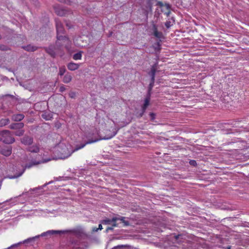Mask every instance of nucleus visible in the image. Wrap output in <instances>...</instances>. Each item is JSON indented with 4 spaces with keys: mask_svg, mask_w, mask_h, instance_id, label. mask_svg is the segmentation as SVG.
Wrapping results in <instances>:
<instances>
[{
    "mask_svg": "<svg viewBox=\"0 0 249 249\" xmlns=\"http://www.w3.org/2000/svg\"><path fill=\"white\" fill-rule=\"evenodd\" d=\"M22 48L25 51L28 52H34L37 49V47L32 45H28L27 46H23Z\"/></svg>",
    "mask_w": 249,
    "mask_h": 249,
    "instance_id": "obj_19",
    "label": "nucleus"
},
{
    "mask_svg": "<svg viewBox=\"0 0 249 249\" xmlns=\"http://www.w3.org/2000/svg\"><path fill=\"white\" fill-rule=\"evenodd\" d=\"M67 67L69 70L73 71L79 68V65L73 62H70L68 64Z\"/></svg>",
    "mask_w": 249,
    "mask_h": 249,
    "instance_id": "obj_14",
    "label": "nucleus"
},
{
    "mask_svg": "<svg viewBox=\"0 0 249 249\" xmlns=\"http://www.w3.org/2000/svg\"><path fill=\"white\" fill-rule=\"evenodd\" d=\"M102 226L101 224L99 225V227L98 228V230H101L102 229Z\"/></svg>",
    "mask_w": 249,
    "mask_h": 249,
    "instance_id": "obj_40",
    "label": "nucleus"
},
{
    "mask_svg": "<svg viewBox=\"0 0 249 249\" xmlns=\"http://www.w3.org/2000/svg\"><path fill=\"white\" fill-rule=\"evenodd\" d=\"M56 14L60 16H64L67 13V11L62 8H57L55 10Z\"/></svg>",
    "mask_w": 249,
    "mask_h": 249,
    "instance_id": "obj_16",
    "label": "nucleus"
},
{
    "mask_svg": "<svg viewBox=\"0 0 249 249\" xmlns=\"http://www.w3.org/2000/svg\"><path fill=\"white\" fill-rule=\"evenodd\" d=\"M63 232H64V231H62L51 230V231H47L46 232H44L42 233L40 235V236H49V235H51L53 234L63 233ZM39 236H40V235H37V236H35L34 237H33V238H28L27 240H25L23 242V243H27V242H29L30 241L34 240L35 238H38Z\"/></svg>",
    "mask_w": 249,
    "mask_h": 249,
    "instance_id": "obj_5",
    "label": "nucleus"
},
{
    "mask_svg": "<svg viewBox=\"0 0 249 249\" xmlns=\"http://www.w3.org/2000/svg\"><path fill=\"white\" fill-rule=\"evenodd\" d=\"M72 80V76L71 74L67 72L64 76L62 81L66 84L70 83Z\"/></svg>",
    "mask_w": 249,
    "mask_h": 249,
    "instance_id": "obj_17",
    "label": "nucleus"
},
{
    "mask_svg": "<svg viewBox=\"0 0 249 249\" xmlns=\"http://www.w3.org/2000/svg\"><path fill=\"white\" fill-rule=\"evenodd\" d=\"M10 123V120L8 118L2 119L0 120V127L8 124Z\"/></svg>",
    "mask_w": 249,
    "mask_h": 249,
    "instance_id": "obj_24",
    "label": "nucleus"
},
{
    "mask_svg": "<svg viewBox=\"0 0 249 249\" xmlns=\"http://www.w3.org/2000/svg\"><path fill=\"white\" fill-rule=\"evenodd\" d=\"M117 131H113L110 135H108L102 138L98 139V138H95L92 139L91 140L89 139L85 143L81 144L80 145H77L75 146V148L72 150V152L71 153H69L66 156H64L63 157H61V158L62 159H65V158L69 157L72 152H74L76 151H77V150H79L80 149L83 148V147H84L86 146V144H90V143H91L97 142H98V141H99L100 140H108V139H110L112 138V137H113L114 136H115L116 134H117Z\"/></svg>",
    "mask_w": 249,
    "mask_h": 249,
    "instance_id": "obj_1",
    "label": "nucleus"
},
{
    "mask_svg": "<svg viewBox=\"0 0 249 249\" xmlns=\"http://www.w3.org/2000/svg\"><path fill=\"white\" fill-rule=\"evenodd\" d=\"M143 9L145 11L146 14H147L149 12L152 11L151 3L149 1L147 2L145 8H143Z\"/></svg>",
    "mask_w": 249,
    "mask_h": 249,
    "instance_id": "obj_22",
    "label": "nucleus"
},
{
    "mask_svg": "<svg viewBox=\"0 0 249 249\" xmlns=\"http://www.w3.org/2000/svg\"><path fill=\"white\" fill-rule=\"evenodd\" d=\"M42 117L46 120H49L52 118V115L51 113H44L42 114Z\"/></svg>",
    "mask_w": 249,
    "mask_h": 249,
    "instance_id": "obj_29",
    "label": "nucleus"
},
{
    "mask_svg": "<svg viewBox=\"0 0 249 249\" xmlns=\"http://www.w3.org/2000/svg\"><path fill=\"white\" fill-rule=\"evenodd\" d=\"M165 25L167 28H169L171 26L170 21H166L165 23Z\"/></svg>",
    "mask_w": 249,
    "mask_h": 249,
    "instance_id": "obj_37",
    "label": "nucleus"
},
{
    "mask_svg": "<svg viewBox=\"0 0 249 249\" xmlns=\"http://www.w3.org/2000/svg\"><path fill=\"white\" fill-rule=\"evenodd\" d=\"M8 50V47L5 45L0 44V50L1 51H6Z\"/></svg>",
    "mask_w": 249,
    "mask_h": 249,
    "instance_id": "obj_30",
    "label": "nucleus"
},
{
    "mask_svg": "<svg viewBox=\"0 0 249 249\" xmlns=\"http://www.w3.org/2000/svg\"><path fill=\"white\" fill-rule=\"evenodd\" d=\"M0 135L2 137L1 140L6 144H11L15 141V138L9 130H5L0 131Z\"/></svg>",
    "mask_w": 249,
    "mask_h": 249,
    "instance_id": "obj_4",
    "label": "nucleus"
},
{
    "mask_svg": "<svg viewBox=\"0 0 249 249\" xmlns=\"http://www.w3.org/2000/svg\"><path fill=\"white\" fill-rule=\"evenodd\" d=\"M12 148L10 145L0 146V153L6 157L9 156L12 153Z\"/></svg>",
    "mask_w": 249,
    "mask_h": 249,
    "instance_id": "obj_6",
    "label": "nucleus"
},
{
    "mask_svg": "<svg viewBox=\"0 0 249 249\" xmlns=\"http://www.w3.org/2000/svg\"><path fill=\"white\" fill-rule=\"evenodd\" d=\"M66 71V69L65 66H61L59 68L58 75L60 76H63Z\"/></svg>",
    "mask_w": 249,
    "mask_h": 249,
    "instance_id": "obj_26",
    "label": "nucleus"
},
{
    "mask_svg": "<svg viewBox=\"0 0 249 249\" xmlns=\"http://www.w3.org/2000/svg\"><path fill=\"white\" fill-rule=\"evenodd\" d=\"M89 134H89V135H87V136H86V137H87V138H89V137H90Z\"/></svg>",
    "mask_w": 249,
    "mask_h": 249,
    "instance_id": "obj_45",
    "label": "nucleus"
},
{
    "mask_svg": "<svg viewBox=\"0 0 249 249\" xmlns=\"http://www.w3.org/2000/svg\"><path fill=\"white\" fill-rule=\"evenodd\" d=\"M24 126V124L23 123H16L11 124L9 126V128L16 131L23 128Z\"/></svg>",
    "mask_w": 249,
    "mask_h": 249,
    "instance_id": "obj_11",
    "label": "nucleus"
},
{
    "mask_svg": "<svg viewBox=\"0 0 249 249\" xmlns=\"http://www.w3.org/2000/svg\"><path fill=\"white\" fill-rule=\"evenodd\" d=\"M49 160H50L49 159V160H44V161H36L35 160L32 161L31 162H30L28 164H26L25 165V167L23 168L22 170L20 173H19L17 175H15L14 176L8 175L7 176V178H10V179L18 178L20 176H21L23 174V173L25 172L26 168H30L32 167L33 166L36 165H38V164L46 162Z\"/></svg>",
    "mask_w": 249,
    "mask_h": 249,
    "instance_id": "obj_3",
    "label": "nucleus"
},
{
    "mask_svg": "<svg viewBox=\"0 0 249 249\" xmlns=\"http://www.w3.org/2000/svg\"><path fill=\"white\" fill-rule=\"evenodd\" d=\"M189 163L190 164V165H193L194 166H196L197 165L196 162L195 160H191L189 161Z\"/></svg>",
    "mask_w": 249,
    "mask_h": 249,
    "instance_id": "obj_33",
    "label": "nucleus"
},
{
    "mask_svg": "<svg viewBox=\"0 0 249 249\" xmlns=\"http://www.w3.org/2000/svg\"><path fill=\"white\" fill-rule=\"evenodd\" d=\"M55 25L57 32V37L59 35H63L64 34V29L62 23L59 20H55Z\"/></svg>",
    "mask_w": 249,
    "mask_h": 249,
    "instance_id": "obj_7",
    "label": "nucleus"
},
{
    "mask_svg": "<svg viewBox=\"0 0 249 249\" xmlns=\"http://www.w3.org/2000/svg\"><path fill=\"white\" fill-rule=\"evenodd\" d=\"M54 49L55 46L54 45H50L48 47L45 48L46 52L53 57H55L56 55Z\"/></svg>",
    "mask_w": 249,
    "mask_h": 249,
    "instance_id": "obj_10",
    "label": "nucleus"
},
{
    "mask_svg": "<svg viewBox=\"0 0 249 249\" xmlns=\"http://www.w3.org/2000/svg\"><path fill=\"white\" fill-rule=\"evenodd\" d=\"M226 249H231V246H228L226 248Z\"/></svg>",
    "mask_w": 249,
    "mask_h": 249,
    "instance_id": "obj_44",
    "label": "nucleus"
},
{
    "mask_svg": "<svg viewBox=\"0 0 249 249\" xmlns=\"http://www.w3.org/2000/svg\"><path fill=\"white\" fill-rule=\"evenodd\" d=\"M24 132H25L24 130H23V128H22V129L15 131V132H14V134L15 135H16L17 136H21L23 135Z\"/></svg>",
    "mask_w": 249,
    "mask_h": 249,
    "instance_id": "obj_28",
    "label": "nucleus"
},
{
    "mask_svg": "<svg viewBox=\"0 0 249 249\" xmlns=\"http://www.w3.org/2000/svg\"><path fill=\"white\" fill-rule=\"evenodd\" d=\"M124 247V246L123 245H118V246H115L114 247H113V248H112L111 249H121V248H122Z\"/></svg>",
    "mask_w": 249,
    "mask_h": 249,
    "instance_id": "obj_38",
    "label": "nucleus"
},
{
    "mask_svg": "<svg viewBox=\"0 0 249 249\" xmlns=\"http://www.w3.org/2000/svg\"><path fill=\"white\" fill-rule=\"evenodd\" d=\"M149 116H150V120L152 121H154V119H155V117H156V114L155 113H154L151 112L149 114Z\"/></svg>",
    "mask_w": 249,
    "mask_h": 249,
    "instance_id": "obj_31",
    "label": "nucleus"
},
{
    "mask_svg": "<svg viewBox=\"0 0 249 249\" xmlns=\"http://www.w3.org/2000/svg\"><path fill=\"white\" fill-rule=\"evenodd\" d=\"M28 150L32 153H38L39 151V148L37 145H33L28 148Z\"/></svg>",
    "mask_w": 249,
    "mask_h": 249,
    "instance_id": "obj_20",
    "label": "nucleus"
},
{
    "mask_svg": "<svg viewBox=\"0 0 249 249\" xmlns=\"http://www.w3.org/2000/svg\"><path fill=\"white\" fill-rule=\"evenodd\" d=\"M65 90H66V88L64 86L62 85V86H60V87L59 88V91L60 92H62L64 91Z\"/></svg>",
    "mask_w": 249,
    "mask_h": 249,
    "instance_id": "obj_35",
    "label": "nucleus"
},
{
    "mask_svg": "<svg viewBox=\"0 0 249 249\" xmlns=\"http://www.w3.org/2000/svg\"><path fill=\"white\" fill-rule=\"evenodd\" d=\"M149 101H150L149 98H146L144 100V103L142 107V113H141L140 114V117H142V115H143L147 107L148 106V105L149 104Z\"/></svg>",
    "mask_w": 249,
    "mask_h": 249,
    "instance_id": "obj_15",
    "label": "nucleus"
},
{
    "mask_svg": "<svg viewBox=\"0 0 249 249\" xmlns=\"http://www.w3.org/2000/svg\"><path fill=\"white\" fill-rule=\"evenodd\" d=\"M157 5L159 6L160 8H164V6L165 4H164L161 1H158L157 3Z\"/></svg>",
    "mask_w": 249,
    "mask_h": 249,
    "instance_id": "obj_34",
    "label": "nucleus"
},
{
    "mask_svg": "<svg viewBox=\"0 0 249 249\" xmlns=\"http://www.w3.org/2000/svg\"><path fill=\"white\" fill-rule=\"evenodd\" d=\"M98 230V228H93V230H92V231H97Z\"/></svg>",
    "mask_w": 249,
    "mask_h": 249,
    "instance_id": "obj_41",
    "label": "nucleus"
},
{
    "mask_svg": "<svg viewBox=\"0 0 249 249\" xmlns=\"http://www.w3.org/2000/svg\"><path fill=\"white\" fill-rule=\"evenodd\" d=\"M58 1L61 2H65V3H66L67 2V0H58Z\"/></svg>",
    "mask_w": 249,
    "mask_h": 249,
    "instance_id": "obj_42",
    "label": "nucleus"
},
{
    "mask_svg": "<svg viewBox=\"0 0 249 249\" xmlns=\"http://www.w3.org/2000/svg\"><path fill=\"white\" fill-rule=\"evenodd\" d=\"M69 96L71 98H73L75 96V93L73 92H71L69 93Z\"/></svg>",
    "mask_w": 249,
    "mask_h": 249,
    "instance_id": "obj_36",
    "label": "nucleus"
},
{
    "mask_svg": "<svg viewBox=\"0 0 249 249\" xmlns=\"http://www.w3.org/2000/svg\"><path fill=\"white\" fill-rule=\"evenodd\" d=\"M24 117V115L21 114H14L12 116V119L16 122H19L23 120Z\"/></svg>",
    "mask_w": 249,
    "mask_h": 249,
    "instance_id": "obj_18",
    "label": "nucleus"
},
{
    "mask_svg": "<svg viewBox=\"0 0 249 249\" xmlns=\"http://www.w3.org/2000/svg\"><path fill=\"white\" fill-rule=\"evenodd\" d=\"M125 217H117V221H121L124 224V226H127L129 225V222L128 221L125 220Z\"/></svg>",
    "mask_w": 249,
    "mask_h": 249,
    "instance_id": "obj_25",
    "label": "nucleus"
},
{
    "mask_svg": "<svg viewBox=\"0 0 249 249\" xmlns=\"http://www.w3.org/2000/svg\"><path fill=\"white\" fill-rule=\"evenodd\" d=\"M55 49L54 50L55 51L56 53V54H59L60 55L62 56L64 54L63 52H62V47L59 45H56L55 44Z\"/></svg>",
    "mask_w": 249,
    "mask_h": 249,
    "instance_id": "obj_21",
    "label": "nucleus"
},
{
    "mask_svg": "<svg viewBox=\"0 0 249 249\" xmlns=\"http://www.w3.org/2000/svg\"><path fill=\"white\" fill-rule=\"evenodd\" d=\"M82 52L80 51L79 52L74 54L73 55V59L74 60H80L82 58Z\"/></svg>",
    "mask_w": 249,
    "mask_h": 249,
    "instance_id": "obj_27",
    "label": "nucleus"
},
{
    "mask_svg": "<svg viewBox=\"0 0 249 249\" xmlns=\"http://www.w3.org/2000/svg\"><path fill=\"white\" fill-rule=\"evenodd\" d=\"M155 83V80L151 81L149 85V90H151L153 88Z\"/></svg>",
    "mask_w": 249,
    "mask_h": 249,
    "instance_id": "obj_32",
    "label": "nucleus"
},
{
    "mask_svg": "<svg viewBox=\"0 0 249 249\" xmlns=\"http://www.w3.org/2000/svg\"><path fill=\"white\" fill-rule=\"evenodd\" d=\"M156 71V64L153 65L151 68V70L149 72V75L151 77V81L155 80V74Z\"/></svg>",
    "mask_w": 249,
    "mask_h": 249,
    "instance_id": "obj_13",
    "label": "nucleus"
},
{
    "mask_svg": "<svg viewBox=\"0 0 249 249\" xmlns=\"http://www.w3.org/2000/svg\"><path fill=\"white\" fill-rule=\"evenodd\" d=\"M117 221V217H113L111 219H105L102 221V223L103 224H112L113 227H117L118 224L116 223Z\"/></svg>",
    "mask_w": 249,
    "mask_h": 249,
    "instance_id": "obj_9",
    "label": "nucleus"
},
{
    "mask_svg": "<svg viewBox=\"0 0 249 249\" xmlns=\"http://www.w3.org/2000/svg\"><path fill=\"white\" fill-rule=\"evenodd\" d=\"M56 44V45H60L69 51L71 48V41L65 36L59 35L57 37Z\"/></svg>",
    "mask_w": 249,
    "mask_h": 249,
    "instance_id": "obj_2",
    "label": "nucleus"
},
{
    "mask_svg": "<svg viewBox=\"0 0 249 249\" xmlns=\"http://www.w3.org/2000/svg\"><path fill=\"white\" fill-rule=\"evenodd\" d=\"M171 5L168 3H165L164 8H161V11L166 16L168 17L171 13Z\"/></svg>",
    "mask_w": 249,
    "mask_h": 249,
    "instance_id": "obj_12",
    "label": "nucleus"
},
{
    "mask_svg": "<svg viewBox=\"0 0 249 249\" xmlns=\"http://www.w3.org/2000/svg\"><path fill=\"white\" fill-rule=\"evenodd\" d=\"M154 35L157 38H160L162 36V34L161 32H159L157 30V27L154 26Z\"/></svg>",
    "mask_w": 249,
    "mask_h": 249,
    "instance_id": "obj_23",
    "label": "nucleus"
},
{
    "mask_svg": "<svg viewBox=\"0 0 249 249\" xmlns=\"http://www.w3.org/2000/svg\"><path fill=\"white\" fill-rule=\"evenodd\" d=\"M21 142L25 145H30L33 142V138L27 135H25L20 140Z\"/></svg>",
    "mask_w": 249,
    "mask_h": 249,
    "instance_id": "obj_8",
    "label": "nucleus"
},
{
    "mask_svg": "<svg viewBox=\"0 0 249 249\" xmlns=\"http://www.w3.org/2000/svg\"><path fill=\"white\" fill-rule=\"evenodd\" d=\"M113 230V228L112 227H108L106 229V232H108V231L109 230Z\"/></svg>",
    "mask_w": 249,
    "mask_h": 249,
    "instance_id": "obj_39",
    "label": "nucleus"
},
{
    "mask_svg": "<svg viewBox=\"0 0 249 249\" xmlns=\"http://www.w3.org/2000/svg\"><path fill=\"white\" fill-rule=\"evenodd\" d=\"M157 46H158V47L159 48V49L160 50V43L159 42L157 43Z\"/></svg>",
    "mask_w": 249,
    "mask_h": 249,
    "instance_id": "obj_43",
    "label": "nucleus"
},
{
    "mask_svg": "<svg viewBox=\"0 0 249 249\" xmlns=\"http://www.w3.org/2000/svg\"><path fill=\"white\" fill-rule=\"evenodd\" d=\"M112 32H111V33H110V34H109V36H111V35H112Z\"/></svg>",
    "mask_w": 249,
    "mask_h": 249,
    "instance_id": "obj_46",
    "label": "nucleus"
},
{
    "mask_svg": "<svg viewBox=\"0 0 249 249\" xmlns=\"http://www.w3.org/2000/svg\"><path fill=\"white\" fill-rule=\"evenodd\" d=\"M35 1V2H37V0H34Z\"/></svg>",
    "mask_w": 249,
    "mask_h": 249,
    "instance_id": "obj_47",
    "label": "nucleus"
}]
</instances>
